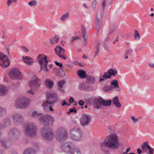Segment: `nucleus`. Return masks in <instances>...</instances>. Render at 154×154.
Masks as SVG:
<instances>
[{
    "mask_svg": "<svg viewBox=\"0 0 154 154\" xmlns=\"http://www.w3.org/2000/svg\"><path fill=\"white\" fill-rule=\"evenodd\" d=\"M57 100V96L56 93H51L48 94L46 96V101L42 105L44 110L45 112L53 111L54 110L52 108Z\"/></svg>",
    "mask_w": 154,
    "mask_h": 154,
    "instance_id": "1",
    "label": "nucleus"
},
{
    "mask_svg": "<svg viewBox=\"0 0 154 154\" xmlns=\"http://www.w3.org/2000/svg\"><path fill=\"white\" fill-rule=\"evenodd\" d=\"M42 114L41 113L37 112L36 111L32 112L30 116L31 117L37 118L40 124L45 127L48 126L50 124H52L54 121V118L50 115H46L42 116Z\"/></svg>",
    "mask_w": 154,
    "mask_h": 154,
    "instance_id": "2",
    "label": "nucleus"
},
{
    "mask_svg": "<svg viewBox=\"0 0 154 154\" xmlns=\"http://www.w3.org/2000/svg\"><path fill=\"white\" fill-rule=\"evenodd\" d=\"M23 131L25 135L30 137H34L37 133V129L35 124L33 123H29L26 124L23 128Z\"/></svg>",
    "mask_w": 154,
    "mask_h": 154,
    "instance_id": "3",
    "label": "nucleus"
},
{
    "mask_svg": "<svg viewBox=\"0 0 154 154\" xmlns=\"http://www.w3.org/2000/svg\"><path fill=\"white\" fill-rule=\"evenodd\" d=\"M108 138L107 141L109 148H118L119 146L118 137L115 133L111 134L108 136L106 138Z\"/></svg>",
    "mask_w": 154,
    "mask_h": 154,
    "instance_id": "4",
    "label": "nucleus"
},
{
    "mask_svg": "<svg viewBox=\"0 0 154 154\" xmlns=\"http://www.w3.org/2000/svg\"><path fill=\"white\" fill-rule=\"evenodd\" d=\"M61 148L63 151L68 153V154H81L79 149L76 147L72 148L70 145L66 143L62 144Z\"/></svg>",
    "mask_w": 154,
    "mask_h": 154,
    "instance_id": "5",
    "label": "nucleus"
},
{
    "mask_svg": "<svg viewBox=\"0 0 154 154\" xmlns=\"http://www.w3.org/2000/svg\"><path fill=\"white\" fill-rule=\"evenodd\" d=\"M47 57L43 54H39L37 58V60L41 66L40 70L42 69L46 72L48 71L47 67L48 62L47 60Z\"/></svg>",
    "mask_w": 154,
    "mask_h": 154,
    "instance_id": "6",
    "label": "nucleus"
},
{
    "mask_svg": "<svg viewBox=\"0 0 154 154\" xmlns=\"http://www.w3.org/2000/svg\"><path fill=\"white\" fill-rule=\"evenodd\" d=\"M56 139L59 141L64 140L67 138V132L66 129L64 127L59 128L56 133Z\"/></svg>",
    "mask_w": 154,
    "mask_h": 154,
    "instance_id": "7",
    "label": "nucleus"
},
{
    "mask_svg": "<svg viewBox=\"0 0 154 154\" xmlns=\"http://www.w3.org/2000/svg\"><path fill=\"white\" fill-rule=\"evenodd\" d=\"M41 134L43 138L48 141L51 140L54 136L52 129L48 128H44L42 129Z\"/></svg>",
    "mask_w": 154,
    "mask_h": 154,
    "instance_id": "8",
    "label": "nucleus"
},
{
    "mask_svg": "<svg viewBox=\"0 0 154 154\" xmlns=\"http://www.w3.org/2000/svg\"><path fill=\"white\" fill-rule=\"evenodd\" d=\"M70 135L71 137L73 140H79L82 139V134L80 128L75 127L71 130Z\"/></svg>",
    "mask_w": 154,
    "mask_h": 154,
    "instance_id": "9",
    "label": "nucleus"
},
{
    "mask_svg": "<svg viewBox=\"0 0 154 154\" xmlns=\"http://www.w3.org/2000/svg\"><path fill=\"white\" fill-rule=\"evenodd\" d=\"M30 103V101L27 98H19L17 99L15 106L17 108L23 109L27 107Z\"/></svg>",
    "mask_w": 154,
    "mask_h": 154,
    "instance_id": "10",
    "label": "nucleus"
},
{
    "mask_svg": "<svg viewBox=\"0 0 154 154\" xmlns=\"http://www.w3.org/2000/svg\"><path fill=\"white\" fill-rule=\"evenodd\" d=\"M33 79L32 80L29 81V86L31 88H35L36 89H38L40 86L41 83V81L35 75L33 77Z\"/></svg>",
    "mask_w": 154,
    "mask_h": 154,
    "instance_id": "11",
    "label": "nucleus"
},
{
    "mask_svg": "<svg viewBox=\"0 0 154 154\" xmlns=\"http://www.w3.org/2000/svg\"><path fill=\"white\" fill-rule=\"evenodd\" d=\"M91 120V117L88 114H83L80 118L81 125L83 126L88 125Z\"/></svg>",
    "mask_w": 154,
    "mask_h": 154,
    "instance_id": "12",
    "label": "nucleus"
},
{
    "mask_svg": "<svg viewBox=\"0 0 154 154\" xmlns=\"http://www.w3.org/2000/svg\"><path fill=\"white\" fill-rule=\"evenodd\" d=\"M13 123L16 125H19L22 123L24 120L23 115L19 113L14 114L12 116Z\"/></svg>",
    "mask_w": 154,
    "mask_h": 154,
    "instance_id": "13",
    "label": "nucleus"
},
{
    "mask_svg": "<svg viewBox=\"0 0 154 154\" xmlns=\"http://www.w3.org/2000/svg\"><path fill=\"white\" fill-rule=\"evenodd\" d=\"M10 63V60L5 55L0 52V65L3 68H6Z\"/></svg>",
    "mask_w": 154,
    "mask_h": 154,
    "instance_id": "14",
    "label": "nucleus"
},
{
    "mask_svg": "<svg viewBox=\"0 0 154 154\" xmlns=\"http://www.w3.org/2000/svg\"><path fill=\"white\" fill-rule=\"evenodd\" d=\"M10 77L13 79H20L22 77V74L18 69H13L9 74Z\"/></svg>",
    "mask_w": 154,
    "mask_h": 154,
    "instance_id": "15",
    "label": "nucleus"
},
{
    "mask_svg": "<svg viewBox=\"0 0 154 154\" xmlns=\"http://www.w3.org/2000/svg\"><path fill=\"white\" fill-rule=\"evenodd\" d=\"M103 10H98L97 12L95 23L97 29H99L100 27V24L103 19Z\"/></svg>",
    "mask_w": 154,
    "mask_h": 154,
    "instance_id": "16",
    "label": "nucleus"
},
{
    "mask_svg": "<svg viewBox=\"0 0 154 154\" xmlns=\"http://www.w3.org/2000/svg\"><path fill=\"white\" fill-rule=\"evenodd\" d=\"M112 103L111 100H105L101 97H98V105L100 106V108H97V109H101L103 108V106H110Z\"/></svg>",
    "mask_w": 154,
    "mask_h": 154,
    "instance_id": "17",
    "label": "nucleus"
},
{
    "mask_svg": "<svg viewBox=\"0 0 154 154\" xmlns=\"http://www.w3.org/2000/svg\"><path fill=\"white\" fill-rule=\"evenodd\" d=\"M98 97L97 98H89L85 99V101L87 104L90 105L93 104L94 107L96 109L100 108V106L98 105Z\"/></svg>",
    "mask_w": 154,
    "mask_h": 154,
    "instance_id": "18",
    "label": "nucleus"
},
{
    "mask_svg": "<svg viewBox=\"0 0 154 154\" xmlns=\"http://www.w3.org/2000/svg\"><path fill=\"white\" fill-rule=\"evenodd\" d=\"M8 134L10 136L12 137L14 140H15L17 139L16 137L20 135V132L18 129L14 128L9 131Z\"/></svg>",
    "mask_w": 154,
    "mask_h": 154,
    "instance_id": "19",
    "label": "nucleus"
},
{
    "mask_svg": "<svg viewBox=\"0 0 154 154\" xmlns=\"http://www.w3.org/2000/svg\"><path fill=\"white\" fill-rule=\"evenodd\" d=\"M22 59L24 63L27 65H32L34 62L33 59L27 56L26 57L23 56Z\"/></svg>",
    "mask_w": 154,
    "mask_h": 154,
    "instance_id": "20",
    "label": "nucleus"
},
{
    "mask_svg": "<svg viewBox=\"0 0 154 154\" xmlns=\"http://www.w3.org/2000/svg\"><path fill=\"white\" fill-rule=\"evenodd\" d=\"M85 78L86 82L88 85H93L95 83V79L91 75H87Z\"/></svg>",
    "mask_w": 154,
    "mask_h": 154,
    "instance_id": "21",
    "label": "nucleus"
},
{
    "mask_svg": "<svg viewBox=\"0 0 154 154\" xmlns=\"http://www.w3.org/2000/svg\"><path fill=\"white\" fill-rule=\"evenodd\" d=\"M99 147L101 150H104L106 147H109L107 138H106L103 142L100 143Z\"/></svg>",
    "mask_w": 154,
    "mask_h": 154,
    "instance_id": "22",
    "label": "nucleus"
},
{
    "mask_svg": "<svg viewBox=\"0 0 154 154\" xmlns=\"http://www.w3.org/2000/svg\"><path fill=\"white\" fill-rule=\"evenodd\" d=\"M78 75L81 79H84L86 77L87 75L86 72L83 70L80 69L78 71Z\"/></svg>",
    "mask_w": 154,
    "mask_h": 154,
    "instance_id": "23",
    "label": "nucleus"
},
{
    "mask_svg": "<svg viewBox=\"0 0 154 154\" xmlns=\"http://www.w3.org/2000/svg\"><path fill=\"white\" fill-rule=\"evenodd\" d=\"M1 142L2 146L5 148H8V146L11 144L10 142L4 139H1Z\"/></svg>",
    "mask_w": 154,
    "mask_h": 154,
    "instance_id": "24",
    "label": "nucleus"
},
{
    "mask_svg": "<svg viewBox=\"0 0 154 154\" xmlns=\"http://www.w3.org/2000/svg\"><path fill=\"white\" fill-rule=\"evenodd\" d=\"M112 101L114 104L117 107L120 108L121 106V104L119 102L118 97L116 96L112 99Z\"/></svg>",
    "mask_w": 154,
    "mask_h": 154,
    "instance_id": "25",
    "label": "nucleus"
},
{
    "mask_svg": "<svg viewBox=\"0 0 154 154\" xmlns=\"http://www.w3.org/2000/svg\"><path fill=\"white\" fill-rule=\"evenodd\" d=\"M7 91L6 87L2 85H0V95H5L6 94Z\"/></svg>",
    "mask_w": 154,
    "mask_h": 154,
    "instance_id": "26",
    "label": "nucleus"
},
{
    "mask_svg": "<svg viewBox=\"0 0 154 154\" xmlns=\"http://www.w3.org/2000/svg\"><path fill=\"white\" fill-rule=\"evenodd\" d=\"M45 85L49 88H52L53 85V83L51 80L49 79H46L45 82Z\"/></svg>",
    "mask_w": 154,
    "mask_h": 154,
    "instance_id": "27",
    "label": "nucleus"
},
{
    "mask_svg": "<svg viewBox=\"0 0 154 154\" xmlns=\"http://www.w3.org/2000/svg\"><path fill=\"white\" fill-rule=\"evenodd\" d=\"M118 84V81L116 79L114 80L111 83V85L114 86L115 88L117 89V91H118L120 90V89L119 88Z\"/></svg>",
    "mask_w": 154,
    "mask_h": 154,
    "instance_id": "28",
    "label": "nucleus"
},
{
    "mask_svg": "<svg viewBox=\"0 0 154 154\" xmlns=\"http://www.w3.org/2000/svg\"><path fill=\"white\" fill-rule=\"evenodd\" d=\"M55 51L56 53V54H57V53H60L61 54L62 53H64L65 52L64 49L60 46H57L55 49Z\"/></svg>",
    "mask_w": 154,
    "mask_h": 154,
    "instance_id": "29",
    "label": "nucleus"
},
{
    "mask_svg": "<svg viewBox=\"0 0 154 154\" xmlns=\"http://www.w3.org/2000/svg\"><path fill=\"white\" fill-rule=\"evenodd\" d=\"M35 150L31 148H27L26 149L23 154H35Z\"/></svg>",
    "mask_w": 154,
    "mask_h": 154,
    "instance_id": "30",
    "label": "nucleus"
},
{
    "mask_svg": "<svg viewBox=\"0 0 154 154\" xmlns=\"http://www.w3.org/2000/svg\"><path fill=\"white\" fill-rule=\"evenodd\" d=\"M59 39V37L57 35H55L54 37L50 39V42L51 44H54L57 43Z\"/></svg>",
    "mask_w": 154,
    "mask_h": 154,
    "instance_id": "31",
    "label": "nucleus"
},
{
    "mask_svg": "<svg viewBox=\"0 0 154 154\" xmlns=\"http://www.w3.org/2000/svg\"><path fill=\"white\" fill-rule=\"evenodd\" d=\"M109 71V74L111 76V77H112V75L113 76H115L117 74V71L115 69H111L109 70H108Z\"/></svg>",
    "mask_w": 154,
    "mask_h": 154,
    "instance_id": "32",
    "label": "nucleus"
},
{
    "mask_svg": "<svg viewBox=\"0 0 154 154\" xmlns=\"http://www.w3.org/2000/svg\"><path fill=\"white\" fill-rule=\"evenodd\" d=\"M148 142L147 141L143 143L141 145L142 149L143 150V151H144V153L146 151V148H147L148 149V146H150L148 145Z\"/></svg>",
    "mask_w": 154,
    "mask_h": 154,
    "instance_id": "33",
    "label": "nucleus"
},
{
    "mask_svg": "<svg viewBox=\"0 0 154 154\" xmlns=\"http://www.w3.org/2000/svg\"><path fill=\"white\" fill-rule=\"evenodd\" d=\"M134 37L135 40L138 41L140 39V35L138 31L135 30L134 33Z\"/></svg>",
    "mask_w": 154,
    "mask_h": 154,
    "instance_id": "34",
    "label": "nucleus"
},
{
    "mask_svg": "<svg viewBox=\"0 0 154 154\" xmlns=\"http://www.w3.org/2000/svg\"><path fill=\"white\" fill-rule=\"evenodd\" d=\"M17 2V0H8L6 4L8 6L10 7L12 5L13 3L16 4Z\"/></svg>",
    "mask_w": 154,
    "mask_h": 154,
    "instance_id": "35",
    "label": "nucleus"
},
{
    "mask_svg": "<svg viewBox=\"0 0 154 154\" xmlns=\"http://www.w3.org/2000/svg\"><path fill=\"white\" fill-rule=\"evenodd\" d=\"M81 38L79 35L76 36H73L71 38L70 42L72 43H73L75 41L78 39H81Z\"/></svg>",
    "mask_w": 154,
    "mask_h": 154,
    "instance_id": "36",
    "label": "nucleus"
},
{
    "mask_svg": "<svg viewBox=\"0 0 154 154\" xmlns=\"http://www.w3.org/2000/svg\"><path fill=\"white\" fill-rule=\"evenodd\" d=\"M69 14L68 12L62 15L60 18V19L62 21L66 20L69 17Z\"/></svg>",
    "mask_w": 154,
    "mask_h": 154,
    "instance_id": "37",
    "label": "nucleus"
},
{
    "mask_svg": "<svg viewBox=\"0 0 154 154\" xmlns=\"http://www.w3.org/2000/svg\"><path fill=\"white\" fill-rule=\"evenodd\" d=\"M28 4L30 6H34L37 4L36 0H31L28 3Z\"/></svg>",
    "mask_w": 154,
    "mask_h": 154,
    "instance_id": "38",
    "label": "nucleus"
},
{
    "mask_svg": "<svg viewBox=\"0 0 154 154\" xmlns=\"http://www.w3.org/2000/svg\"><path fill=\"white\" fill-rule=\"evenodd\" d=\"M7 112L6 109L0 106V116L5 114Z\"/></svg>",
    "mask_w": 154,
    "mask_h": 154,
    "instance_id": "39",
    "label": "nucleus"
},
{
    "mask_svg": "<svg viewBox=\"0 0 154 154\" xmlns=\"http://www.w3.org/2000/svg\"><path fill=\"white\" fill-rule=\"evenodd\" d=\"M103 78L106 79H111V76L109 74V71L108 70L107 72H105L104 73V75L103 76Z\"/></svg>",
    "mask_w": 154,
    "mask_h": 154,
    "instance_id": "40",
    "label": "nucleus"
},
{
    "mask_svg": "<svg viewBox=\"0 0 154 154\" xmlns=\"http://www.w3.org/2000/svg\"><path fill=\"white\" fill-rule=\"evenodd\" d=\"M65 83V81L64 80H61L58 82V85L60 88H62Z\"/></svg>",
    "mask_w": 154,
    "mask_h": 154,
    "instance_id": "41",
    "label": "nucleus"
},
{
    "mask_svg": "<svg viewBox=\"0 0 154 154\" xmlns=\"http://www.w3.org/2000/svg\"><path fill=\"white\" fill-rule=\"evenodd\" d=\"M148 149H149V151L146 152V154H153L154 153L153 149L151 148L150 146H148Z\"/></svg>",
    "mask_w": 154,
    "mask_h": 154,
    "instance_id": "42",
    "label": "nucleus"
},
{
    "mask_svg": "<svg viewBox=\"0 0 154 154\" xmlns=\"http://www.w3.org/2000/svg\"><path fill=\"white\" fill-rule=\"evenodd\" d=\"M97 4L96 0H93L91 3V8L92 9H94L95 8Z\"/></svg>",
    "mask_w": 154,
    "mask_h": 154,
    "instance_id": "43",
    "label": "nucleus"
},
{
    "mask_svg": "<svg viewBox=\"0 0 154 154\" xmlns=\"http://www.w3.org/2000/svg\"><path fill=\"white\" fill-rule=\"evenodd\" d=\"M79 88L80 90L84 91L85 89V85L82 83H80L79 86Z\"/></svg>",
    "mask_w": 154,
    "mask_h": 154,
    "instance_id": "44",
    "label": "nucleus"
},
{
    "mask_svg": "<svg viewBox=\"0 0 154 154\" xmlns=\"http://www.w3.org/2000/svg\"><path fill=\"white\" fill-rule=\"evenodd\" d=\"M5 124L6 125H10L11 123V119L9 118L5 120Z\"/></svg>",
    "mask_w": 154,
    "mask_h": 154,
    "instance_id": "45",
    "label": "nucleus"
},
{
    "mask_svg": "<svg viewBox=\"0 0 154 154\" xmlns=\"http://www.w3.org/2000/svg\"><path fill=\"white\" fill-rule=\"evenodd\" d=\"M82 34L83 35V37H86V36L85 33L86 32L85 29L84 27V26H82Z\"/></svg>",
    "mask_w": 154,
    "mask_h": 154,
    "instance_id": "46",
    "label": "nucleus"
},
{
    "mask_svg": "<svg viewBox=\"0 0 154 154\" xmlns=\"http://www.w3.org/2000/svg\"><path fill=\"white\" fill-rule=\"evenodd\" d=\"M111 87L110 86H106L103 88V90L105 91H108L112 89Z\"/></svg>",
    "mask_w": 154,
    "mask_h": 154,
    "instance_id": "47",
    "label": "nucleus"
},
{
    "mask_svg": "<svg viewBox=\"0 0 154 154\" xmlns=\"http://www.w3.org/2000/svg\"><path fill=\"white\" fill-rule=\"evenodd\" d=\"M59 57H60L61 59L65 60L67 58V57L66 56H65L62 55L61 53H57V54Z\"/></svg>",
    "mask_w": 154,
    "mask_h": 154,
    "instance_id": "48",
    "label": "nucleus"
},
{
    "mask_svg": "<svg viewBox=\"0 0 154 154\" xmlns=\"http://www.w3.org/2000/svg\"><path fill=\"white\" fill-rule=\"evenodd\" d=\"M131 118L132 120L133 121V122L134 123H136L138 121L139 119L135 118L134 116H132Z\"/></svg>",
    "mask_w": 154,
    "mask_h": 154,
    "instance_id": "49",
    "label": "nucleus"
},
{
    "mask_svg": "<svg viewBox=\"0 0 154 154\" xmlns=\"http://www.w3.org/2000/svg\"><path fill=\"white\" fill-rule=\"evenodd\" d=\"M84 42H83V45L84 46H86L87 44V37H83Z\"/></svg>",
    "mask_w": 154,
    "mask_h": 154,
    "instance_id": "50",
    "label": "nucleus"
},
{
    "mask_svg": "<svg viewBox=\"0 0 154 154\" xmlns=\"http://www.w3.org/2000/svg\"><path fill=\"white\" fill-rule=\"evenodd\" d=\"M132 51V50L131 49H130L128 50H127L125 51V55H130L131 54V52Z\"/></svg>",
    "mask_w": 154,
    "mask_h": 154,
    "instance_id": "51",
    "label": "nucleus"
},
{
    "mask_svg": "<svg viewBox=\"0 0 154 154\" xmlns=\"http://www.w3.org/2000/svg\"><path fill=\"white\" fill-rule=\"evenodd\" d=\"M20 47L23 49V51L24 52H28L29 51L28 48L25 46H20Z\"/></svg>",
    "mask_w": 154,
    "mask_h": 154,
    "instance_id": "52",
    "label": "nucleus"
},
{
    "mask_svg": "<svg viewBox=\"0 0 154 154\" xmlns=\"http://www.w3.org/2000/svg\"><path fill=\"white\" fill-rule=\"evenodd\" d=\"M109 37H107L105 40L104 41L103 44V46H105L106 45V43L107 42L109 41Z\"/></svg>",
    "mask_w": 154,
    "mask_h": 154,
    "instance_id": "53",
    "label": "nucleus"
},
{
    "mask_svg": "<svg viewBox=\"0 0 154 154\" xmlns=\"http://www.w3.org/2000/svg\"><path fill=\"white\" fill-rule=\"evenodd\" d=\"M55 63L57 65L59 66L60 67H62L63 66V64L62 63H58L57 61H55Z\"/></svg>",
    "mask_w": 154,
    "mask_h": 154,
    "instance_id": "54",
    "label": "nucleus"
},
{
    "mask_svg": "<svg viewBox=\"0 0 154 154\" xmlns=\"http://www.w3.org/2000/svg\"><path fill=\"white\" fill-rule=\"evenodd\" d=\"M77 110L75 109V108L70 109L69 110V112H76Z\"/></svg>",
    "mask_w": 154,
    "mask_h": 154,
    "instance_id": "55",
    "label": "nucleus"
},
{
    "mask_svg": "<svg viewBox=\"0 0 154 154\" xmlns=\"http://www.w3.org/2000/svg\"><path fill=\"white\" fill-rule=\"evenodd\" d=\"M84 104V102L83 101L80 100L79 101V104L80 106H83Z\"/></svg>",
    "mask_w": 154,
    "mask_h": 154,
    "instance_id": "56",
    "label": "nucleus"
},
{
    "mask_svg": "<svg viewBox=\"0 0 154 154\" xmlns=\"http://www.w3.org/2000/svg\"><path fill=\"white\" fill-rule=\"evenodd\" d=\"M106 3V1L105 0H103L102 3V5L103 6V9H104V8L105 6Z\"/></svg>",
    "mask_w": 154,
    "mask_h": 154,
    "instance_id": "57",
    "label": "nucleus"
},
{
    "mask_svg": "<svg viewBox=\"0 0 154 154\" xmlns=\"http://www.w3.org/2000/svg\"><path fill=\"white\" fill-rule=\"evenodd\" d=\"M28 92L31 95H33L34 94V93L33 92L32 90L31 89L30 90L28 91Z\"/></svg>",
    "mask_w": 154,
    "mask_h": 154,
    "instance_id": "58",
    "label": "nucleus"
},
{
    "mask_svg": "<svg viewBox=\"0 0 154 154\" xmlns=\"http://www.w3.org/2000/svg\"><path fill=\"white\" fill-rule=\"evenodd\" d=\"M54 3L56 5H57L59 4L60 2L58 0H54Z\"/></svg>",
    "mask_w": 154,
    "mask_h": 154,
    "instance_id": "59",
    "label": "nucleus"
},
{
    "mask_svg": "<svg viewBox=\"0 0 154 154\" xmlns=\"http://www.w3.org/2000/svg\"><path fill=\"white\" fill-rule=\"evenodd\" d=\"M61 104L62 106H64L65 105H67L66 100H63V101L61 103Z\"/></svg>",
    "mask_w": 154,
    "mask_h": 154,
    "instance_id": "60",
    "label": "nucleus"
},
{
    "mask_svg": "<svg viewBox=\"0 0 154 154\" xmlns=\"http://www.w3.org/2000/svg\"><path fill=\"white\" fill-rule=\"evenodd\" d=\"M88 89L89 91H93V88L92 86H89L88 87Z\"/></svg>",
    "mask_w": 154,
    "mask_h": 154,
    "instance_id": "61",
    "label": "nucleus"
},
{
    "mask_svg": "<svg viewBox=\"0 0 154 154\" xmlns=\"http://www.w3.org/2000/svg\"><path fill=\"white\" fill-rule=\"evenodd\" d=\"M114 28L111 29L109 31V32L108 34L109 35H110L114 31Z\"/></svg>",
    "mask_w": 154,
    "mask_h": 154,
    "instance_id": "62",
    "label": "nucleus"
},
{
    "mask_svg": "<svg viewBox=\"0 0 154 154\" xmlns=\"http://www.w3.org/2000/svg\"><path fill=\"white\" fill-rule=\"evenodd\" d=\"M69 102L70 103H72L74 102V100L73 98L72 97L70 98V99L69 100Z\"/></svg>",
    "mask_w": 154,
    "mask_h": 154,
    "instance_id": "63",
    "label": "nucleus"
},
{
    "mask_svg": "<svg viewBox=\"0 0 154 154\" xmlns=\"http://www.w3.org/2000/svg\"><path fill=\"white\" fill-rule=\"evenodd\" d=\"M0 154H5V152L3 149L0 150Z\"/></svg>",
    "mask_w": 154,
    "mask_h": 154,
    "instance_id": "64",
    "label": "nucleus"
}]
</instances>
